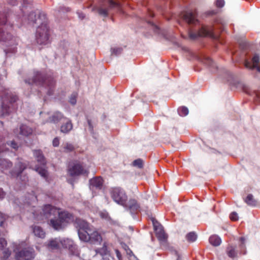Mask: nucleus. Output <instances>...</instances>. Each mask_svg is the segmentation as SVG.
<instances>
[{
  "label": "nucleus",
  "mask_w": 260,
  "mask_h": 260,
  "mask_svg": "<svg viewBox=\"0 0 260 260\" xmlns=\"http://www.w3.org/2000/svg\"><path fill=\"white\" fill-rule=\"evenodd\" d=\"M122 48L118 47L111 48V53L112 55H118L122 53Z\"/></svg>",
  "instance_id": "58836bf2"
},
{
  "label": "nucleus",
  "mask_w": 260,
  "mask_h": 260,
  "mask_svg": "<svg viewBox=\"0 0 260 260\" xmlns=\"http://www.w3.org/2000/svg\"><path fill=\"white\" fill-rule=\"evenodd\" d=\"M0 100H2L1 105L2 109V116L7 115L9 113V107L6 104L7 101L11 104L16 102L18 100V97L16 95L11 94L8 92V90H5L0 92Z\"/></svg>",
  "instance_id": "20e7f679"
},
{
  "label": "nucleus",
  "mask_w": 260,
  "mask_h": 260,
  "mask_svg": "<svg viewBox=\"0 0 260 260\" xmlns=\"http://www.w3.org/2000/svg\"><path fill=\"white\" fill-rule=\"evenodd\" d=\"M197 236L194 232H190L186 236V240L188 242H192L196 240Z\"/></svg>",
  "instance_id": "473e14b6"
},
{
  "label": "nucleus",
  "mask_w": 260,
  "mask_h": 260,
  "mask_svg": "<svg viewBox=\"0 0 260 260\" xmlns=\"http://www.w3.org/2000/svg\"><path fill=\"white\" fill-rule=\"evenodd\" d=\"M124 248L126 251V253L127 254L130 255L132 253L131 250L126 245H124Z\"/></svg>",
  "instance_id": "603ef678"
},
{
  "label": "nucleus",
  "mask_w": 260,
  "mask_h": 260,
  "mask_svg": "<svg viewBox=\"0 0 260 260\" xmlns=\"http://www.w3.org/2000/svg\"><path fill=\"white\" fill-rule=\"evenodd\" d=\"M233 26V24H230V27H232V26Z\"/></svg>",
  "instance_id": "0e129e2a"
},
{
  "label": "nucleus",
  "mask_w": 260,
  "mask_h": 260,
  "mask_svg": "<svg viewBox=\"0 0 260 260\" xmlns=\"http://www.w3.org/2000/svg\"><path fill=\"white\" fill-rule=\"evenodd\" d=\"M75 223L76 227L79 228L78 230H85L90 229L92 226H90L89 224L84 220L82 219H77Z\"/></svg>",
  "instance_id": "4be33fe9"
},
{
  "label": "nucleus",
  "mask_w": 260,
  "mask_h": 260,
  "mask_svg": "<svg viewBox=\"0 0 260 260\" xmlns=\"http://www.w3.org/2000/svg\"><path fill=\"white\" fill-rule=\"evenodd\" d=\"M102 260H109V259H107V258H103Z\"/></svg>",
  "instance_id": "e2e57ef3"
},
{
  "label": "nucleus",
  "mask_w": 260,
  "mask_h": 260,
  "mask_svg": "<svg viewBox=\"0 0 260 260\" xmlns=\"http://www.w3.org/2000/svg\"><path fill=\"white\" fill-rule=\"evenodd\" d=\"M89 232L90 237L89 241L90 242H100L102 241V239L101 235L96 231H95L92 226L90 229V232Z\"/></svg>",
  "instance_id": "aec40b11"
},
{
  "label": "nucleus",
  "mask_w": 260,
  "mask_h": 260,
  "mask_svg": "<svg viewBox=\"0 0 260 260\" xmlns=\"http://www.w3.org/2000/svg\"><path fill=\"white\" fill-rule=\"evenodd\" d=\"M230 218L231 220L235 221L238 220L239 216L238 214L236 212H233L230 214Z\"/></svg>",
  "instance_id": "79ce46f5"
},
{
  "label": "nucleus",
  "mask_w": 260,
  "mask_h": 260,
  "mask_svg": "<svg viewBox=\"0 0 260 260\" xmlns=\"http://www.w3.org/2000/svg\"><path fill=\"white\" fill-rule=\"evenodd\" d=\"M7 241L4 238H0V252L3 254V259L4 260L7 259L11 255V251L7 248Z\"/></svg>",
  "instance_id": "6ab92c4d"
},
{
  "label": "nucleus",
  "mask_w": 260,
  "mask_h": 260,
  "mask_svg": "<svg viewBox=\"0 0 260 260\" xmlns=\"http://www.w3.org/2000/svg\"><path fill=\"white\" fill-rule=\"evenodd\" d=\"M151 221L156 236L160 244L165 247H167L168 235L165 233L162 225L153 217L151 218Z\"/></svg>",
  "instance_id": "6e6552de"
},
{
  "label": "nucleus",
  "mask_w": 260,
  "mask_h": 260,
  "mask_svg": "<svg viewBox=\"0 0 260 260\" xmlns=\"http://www.w3.org/2000/svg\"><path fill=\"white\" fill-rule=\"evenodd\" d=\"M34 155L36 158L37 161L40 163L42 165H45L46 164L45 158L42 153V152L40 150H34Z\"/></svg>",
  "instance_id": "393cba45"
},
{
  "label": "nucleus",
  "mask_w": 260,
  "mask_h": 260,
  "mask_svg": "<svg viewBox=\"0 0 260 260\" xmlns=\"http://www.w3.org/2000/svg\"><path fill=\"white\" fill-rule=\"evenodd\" d=\"M90 187L92 188L101 189L103 186V179L101 177H95L90 180Z\"/></svg>",
  "instance_id": "b1692460"
},
{
  "label": "nucleus",
  "mask_w": 260,
  "mask_h": 260,
  "mask_svg": "<svg viewBox=\"0 0 260 260\" xmlns=\"http://www.w3.org/2000/svg\"><path fill=\"white\" fill-rule=\"evenodd\" d=\"M259 62V57L257 55H255L252 58L251 65L257 66Z\"/></svg>",
  "instance_id": "c03bdc74"
},
{
  "label": "nucleus",
  "mask_w": 260,
  "mask_h": 260,
  "mask_svg": "<svg viewBox=\"0 0 260 260\" xmlns=\"http://www.w3.org/2000/svg\"><path fill=\"white\" fill-rule=\"evenodd\" d=\"M87 122H88V124L89 126V131L91 132H92L93 129V127L91 124V121L90 119H87Z\"/></svg>",
  "instance_id": "3c124183"
},
{
  "label": "nucleus",
  "mask_w": 260,
  "mask_h": 260,
  "mask_svg": "<svg viewBox=\"0 0 260 260\" xmlns=\"http://www.w3.org/2000/svg\"><path fill=\"white\" fill-rule=\"evenodd\" d=\"M107 3L109 5L108 8H106L105 7H101L98 9V12L99 14L101 15H102L104 17H106L108 15L109 11L114 8L120 7V4L118 3L114 2L113 0H108Z\"/></svg>",
  "instance_id": "4468645a"
},
{
  "label": "nucleus",
  "mask_w": 260,
  "mask_h": 260,
  "mask_svg": "<svg viewBox=\"0 0 260 260\" xmlns=\"http://www.w3.org/2000/svg\"><path fill=\"white\" fill-rule=\"evenodd\" d=\"M62 246L70 250L73 254H76L78 253L77 246L74 244V242L70 239H66L60 241Z\"/></svg>",
  "instance_id": "2eb2a0df"
},
{
  "label": "nucleus",
  "mask_w": 260,
  "mask_h": 260,
  "mask_svg": "<svg viewBox=\"0 0 260 260\" xmlns=\"http://www.w3.org/2000/svg\"><path fill=\"white\" fill-rule=\"evenodd\" d=\"M89 232H90V229L78 230V235L80 239L84 242L89 241L90 237Z\"/></svg>",
  "instance_id": "a878e982"
},
{
  "label": "nucleus",
  "mask_w": 260,
  "mask_h": 260,
  "mask_svg": "<svg viewBox=\"0 0 260 260\" xmlns=\"http://www.w3.org/2000/svg\"><path fill=\"white\" fill-rule=\"evenodd\" d=\"M244 202L250 206H255L257 205V201L252 194H248L244 199Z\"/></svg>",
  "instance_id": "c756f323"
},
{
  "label": "nucleus",
  "mask_w": 260,
  "mask_h": 260,
  "mask_svg": "<svg viewBox=\"0 0 260 260\" xmlns=\"http://www.w3.org/2000/svg\"><path fill=\"white\" fill-rule=\"evenodd\" d=\"M63 118V116L62 113L59 112H56L48 119L49 122L56 123L60 121Z\"/></svg>",
  "instance_id": "cd10ccee"
},
{
  "label": "nucleus",
  "mask_w": 260,
  "mask_h": 260,
  "mask_svg": "<svg viewBox=\"0 0 260 260\" xmlns=\"http://www.w3.org/2000/svg\"><path fill=\"white\" fill-rule=\"evenodd\" d=\"M58 239H51L48 242L47 247L49 249H57L59 247L60 241Z\"/></svg>",
  "instance_id": "c85d7f7f"
},
{
  "label": "nucleus",
  "mask_w": 260,
  "mask_h": 260,
  "mask_svg": "<svg viewBox=\"0 0 260 260\" xmlns=\"http://www.w3.org/2000/svg\"><path fill=\"white\" fill-rule=\"evenodd\" d=\"M22 22L29 26H39L47 22V20L45 13L31 11L23 16Z\"/></svg>",
  "instance_id": "7ed1b4c3"
},
{
  "label": "nucleus",
  "mask_w": 260,
  "mask_h": 260,
  "mask_svg": "<svg viewBox=\"0 0 260 260\" xmlns=\"http://www.w3.org/2000/svg\"><path fill=\"white\" fill-rule=\"evenodd\" d=\"M49 29L47 22L38 26L36 34V39L38 44L46 45L49 42Z\"/></svg>",
  "instance_id": "39448f33"
},
{
  "label": "nucleus",
  "mask_w": 260,
  "mask_h": 260,
  "mask_svg": "<svg viewBox=\"0 0 260 260\" xmlns=\"http://www.w3.org/2000/svg\"><path fill=\"white\" fill-rule=\"evenodd\" d=\"M134 166L137 167L138 168L141 169L143 168V161L141 159H137L133 161Z\"/></svg>",
  "instance_id": "e433bc0d"
},
{
  "label": "nucleus",
  "mask_w": 260,
  "mask_h": 260,
  "mask_svg": "<svg viewBox=\"0 0 260 260\" xmlns=\"http://www.w3.org/2000/svg\"><path fill=\"white\" fill-rule=\"evenodd\" d=\"M224 5V1L223 0H217L216 2V5L217 7L221 8Z\"/></svg>",
  "instance_id": "49530a36"
},
{
  "label": "nucleus",
  "mask_w": 260,
  "mask_h": 260,
  "mask_svg": "<svg viewBox=\"0 0 260 260\" xmlns=\"http://www.w3.org/2000/svg\"><path fill=\"white\" fill-rule=\"evenodd\" d=\"M27 164L25 162L19 161L15 167V171L10 172L12 176H16L18 180L22 181V183L25 184L28 181V177L26 175L22 176L23 171L26 168Z\"/></svg>",
  "instance_id": "9d476101"
},
{
  "label": "nucleus",
  "mask_w": 260,
  "mask_h": 260,
  "mask_svg": "<svg viewBox=\"0 0 260 260\" xmlns=\"http://www.w3.org/2000/svg\"><path fill=\"white\" fill-rule=\"evenodd\" d=\"M123 206L132 214H134L140 208V205L135 199H130L127 203L125 202V205Z\"/></svg>",
  "instance_id": "a211bd4d"
},
{
  "label": "nucleus",
  "mask_w": 260,
  "mask_h": 260,
  "mask_svg": "<svg viewBox=\"0 0 260 260\" xmlns=\"http://www.w3.org/2000/svg\"><path fill=\"white\" fill-rule=\"evenodd\" d=\"M25 82L28 85L35 84L38 86L48 87L49 90L47 93L49 95L52 94V88L54 87L55 83L53 78L50 77L46 78L43 74L39 71L35 72L32 78L25 80Z\"/></svg>",
  "instance_id": "f03ea898"
},
{
  "label": "nucleus",
  "mask_w": 260,
  "mask_h": 260,
  "mask_svg": "<svg viewBox=\"0 0 260 260\" xmlns=\"http://www.w3.org/2000/svg\"><path fill=\"white\" fill-rule=\"evenodd\" d=\"M149 15L151 16V17H153V14L152 12H150L149 13Z\"/></svg>",
  "instance_id": "680f3d73"
},
{
  "label": "nucleus",
  "mask_w": 260,
  "mask_h": 260,
  "mask_svg": "<svg viewBox=\"0 0 260 260\" xmlns=\"http://www.w3.org/2000/svg\"><path fill=\"white\" fill-rule=\"evenodd\" d=\"M7 22V16L5 14L0 12V25L5 24Z\"/></svg>",
  "instance_id": "a19ab883"
},
{
  "label": "nucleus",
  "mask_w": 260,
  "mask_h": 260,
  "mask_svg": "<svg viewBox=\"0 0 260 260\" xmlns=\"http://www.w3.org/2000/svg\"><path fill=\"white\" fill-rule=\"evenodd\" d=\"M115 252H116V256H117V258H118V259L121 260L122 258V256H121L120 252L117 249H115Z\"/></svg>",
  "instance_id": "6e6d98bb"
},
{
  "label": "nucleus",
  "mask_w": 260,
  "mask_h": 260,
  "mask_svg": "<svg viewBox=\"0 0 260 260\" xmlns=\"http://www.w3.org/2000/svg\"><path fill=\"white\" fill-rule=\"evenodd\" d=\"M239 241L240 243L238 247L233 245L229 246V257L232 258H236L241 254H246V251L245 238L243 237H240L239 238Z\"/></svg>",
  "instance_id": "0eeeda50"
},
{
  "label": "nucleus",
  "mask_w": 260,
  "mask_h": 260,
  "mask_svg": "<svg viewBox=\"0 0 260 260\" xmlns=\"http://www.w3.org/2000/svg\"><path fill=\"white\" fill-rule=\"evenodd\" d=\"M124 248L126 251V253L127 254L130 255L132 253L131 250L126 245H124Z\"/></svg>",
  "instance_id": "5fc2aeb1"
},
{
  "label": "nucleus",
  "mask_w": 260,
  "mask_h": 260,
  "mask_svg": "<svg viewBox=\"0 0 260 260\" xmlns=\"http://www.w3.org/2000/svg\"><path fill=\"white\" fill-rule=\"evenodd\" d=\"M84 171L82 166L79 163H73L69 166L68 173L71 176H79L84 173Z\"/></svg>",
  "instance_id": "ddd939ff"
},
{
  "label": "nucleus",
  "mask_w": 260,
  "mask_h": 260,
  "mask_svg": "<svg viewBox=\"0 0 260 260\" xmlns=\"http://www.w3.org/2000/svg\"><path fill=\"white\" fill-rule=\"evenodd\" d=\"M42 213L44 217L50 219V225L57 231L63 229L72 219V214L68 212H60L58 209L49 204L44 206Z\"/></svg>",
  "instance_id": "f257e3e1"
},
{
  "label": "nucleus",
  "mask_w": 260,
  "mask_h": 260,
  "mask_svg": "<svg viewBox=\"0 0 260 260\" xmlns=\"http://www.w3.org/2000/svg\"><path fill=\"white\" fill-rule=\"evenodd\" d=\"M209 242L211 245L214 246H217L220 244L221 240L218 236L213 235L210 237Z\"/></svg>",
  "instance_id": "7c9ffc66"
},
{
  "label": "nucleus",
  "mask_w": 260,
  "mask_h": 260,
  "mask_svg": "<svg viewBox=\"0 0 260 260\" xmlns=\"http://www.w3.org/2000/svg\"><path fill=\"white\" fill-rule=\"evenodd\" d=\"M100 215H101V216L102 218H105V219H108V215L107 213H101L100 214Z\"/></svg>",
  "instance_id": "13d9d810"
},
{
  "label": "nucleus",
  "mask_w": 260,
  "mask_h": 260,
  "mask_svg": "<svg viewBox=\"0 0 260 260\" xmlns=\"http://www.w3.org/2000/svg\"><path fill=\"white\" fill-rule=\"evenodd\" d=\"M8 216L6 215L0 213V226H3V224L5 220L8 218Z\"/></svg>",
  "instance_id": "37998d69"
},
{
  "label": "nucleus",
  "mask_w": 260,
  "mask_h": 260,
  "mask_svg": "<svg viewBox=\"0 0 260 260\" xmlns=\"http://www.w3.org/2000/svg\"><path fill=\"white\" fill-rule=\"evenodd\" d=\"M78 94L77 92H73L70 98V102L72 105H75L76 103V98L77 97Z\"/></svg>",
  "instance_id": "ea45409f"
},
{
  "label": "nucleus",
  "mask_w": 260,
  "mask_h": 260,
  "mask_svg": "<svg viewBox=\"0 0 260 260\" xmlns=\"http://www.w3.org/2000/svg\"><path fill=\"white\" fill-rule=\"evenodd\" d=\"M14 133L18 136L20 135L22 136L27 137L32 134V129L27 125L22 124L20 126L19 129H14Z\"/></svg>",
  "instance_id": "dca6fc26"
},
{
  "label": "nucleus",
  "mask_w": 260,
  "mask_h": 260,
  "mask_svg": "<svg viewBox=\"0 0 260 260\" xmlns=\"http://www.w3.org/2000/svg\"><path fill=\"white\" fill-rule=\"evenodd\" d=\"M73 129V124L71 120L67 119V121L60 126V132L64 134L69 133Z\"/></svg>",
  "instance_id": "5701e85b"
},
{
  "label": "nucleus",
  "mask_w": 260,
  "mask_h": 260,
  "mask_svg": "<svg viewBox=\"0 0 260 260\" xmlns=\"http://www.w3.org/2000/svg\"><path fill=\"white\" fill-rule=\"evenodd\" d=\"M244 66L247 69H256L258 72H260V67L258 66V65L257 66H255L254 64L251 65V62L248 60H245V61L244 62Z\"/></svg>",
  "instance_id": "2f4dec72"
},
{
  "label": "nucleus",
  "mask_w": 260,
  "mask_h": 260,
  "mask_svg": "<svg viewBox=\"0 0 260 260\" xmlns=\"http://www.w3.org/2000/svg\"><path fill=\"white\" fill-rule=\"evenodd\" d=\"M78 15H79V17L80 18H81V19H83V18L85 17V16H84V14H82V13H79V12L78 13Z\"/></svg>",
  "instance_id": "bf43d9fd"
},
{
  "label": "nucleus",
  "mask_w": 260,
  "mask_h": 260,
  "mask_svg": "<svg viewBox=\"0 0 260 260\" xmlns=\"http://www.w3.org/2000/svg\"><path fill=\"white\" fill-rule=\"evenodd\" d=\"M8 3L11 6H16L18 4L17 0H8Z\"/></svg>",
  "instance_id": "09e8293b"
},
{
  "label": "nucleus",
  "mask_w": 260,
  "mask_h": 260,
  "mask_svg": "<svg viewBox=\"0 0 260 260\" xmlns=\"http://www.w3.org/2000/svg\"><path fill=\"white\" fill-rule=\"evenodd\" d=\"M179 17L189 25H196L199 23L197 18V13L195 11L181 12L179 15Z\"/></svg>",
  "instance_id": "f8f14e48"
},
{
  "label": "nucleus",
  "mask_w": 260,
  "mask_h": 260,
  "mask_svg": "<svg viewBox=\"0 0 260 260\" xmlns=\"http://www.w3.org/2000/svg\"><path fill=\"white\" fill-rule=\"evenodd\" d=\"M188 36L190 39L197 40L201 37H213L212 29L205 26H202L197 31H195L192 28H189L188 31Z\"/></svg>",
  "instance_id": "423d86ee"
},
{
  "label": "nucleus",
  "mask_w": 260,
  "mask_h": 260,
  "mask_svg": "<svg viewBox=\"0 0 260 260\" xmlns=\"http://www.w3.org/2000/svg\"><path fill=\"white\" fill-rule=\"evenodd\" d=\"M12 36L11 34L6 31L4 28H0V43H8L12 44Z\"/></svg>",
  "instance_id": "f3484780"
},
{
  "label": "nucleus",
  "mask_w": 260,
  "mask_h": 260,
  "mask_svg": "<svg viewBox=\"0 0 260 260\" xmlns=\"http://www.w3.org/2000/svg\"><path fill=\"white\" fill-rule=\"evenodd\" d=\"M32 230L34 235L38 238L43 239L45 237L46 233L44 230L40 226L32 225Z\"/></svg>",
  "instance_id": "412c9836"
},
{
  "label": "nucleus",
  "mask_w": 260,
  "mask_h": 260,
  "mask_svg": "<svg viewBox=\"0 0 260 260\" xmlns=\"http://www.w3.org/2000/svg\"><path fill=\"white\" fill-rule=\"evenodd\" d=\"M64 151L69 152L74 150V146L73 144L69 143H66L63 147Z\"/></svg>",
  "instance_id": "c9c22d12"
},
{
  "label": "nucleus",
  "mask_w": 260,
  "mask_h": 260,
  "mask_svg": "<svg viewBox=\"0 0 260 260\" xmlns=\"http://www.w3.org/2000/svg\"><path fill=\"white\" fill-rule=\"evenodd\" d=\"M205 63L209 66L214 67L212 60L209 58L206 59Z\"/></svg>",
  "instance_id": "8fccbe9b"
},
{
  "label": "nucleus",
  "mask_w": 260,
  "mask_h": 260,
  "mask_svg": "<svg viewBox=\"0 0 260 260\" xmlns=\"http://www.w3.org/2000/svg\"><path fill=\"white\" fill-rule=\"evenodd\" d=\"M178 112L180 116H185L188 114V110L187 107L182 106L178 109Z\"/></svg>",
  "instance_id": "72a5a7b5"
},
{
  "label": "nucleus",
  "mask_w": 260,
  "mask_h": 260,
  "mask_svg": "<svg viewBox=\"0 0 260 260\" xmlns=\"http://www.w3.org/2000/svg\"><path fill=\"white\" fill-rule=\"evenodd\" d=\"M111 197L114 202L117 204L124 206L127 200V196L125 191L120 187H114L110 191Z\"/></svg>",
  "instance_id": "1a4fd4ad"
},
{
  "label": "nucleus",
  "mask_w": 260,
  "mask_h": 260,
  "mask_svg": "<svg viewBox=\"0 0 260 260\" xmlns=\"http://www.w3.org/2000/svg\"><path fill=\"white\" fill-rule=\"evenodd\" d=\"M6 145L10 146L15 150H17L19 147L18 144L14 141L7 142L5 145L0 146V153L8 150L9 149L6 147Z\"/></svg>",
  "instance_id": "bb28decb"
},
{
  "label": "nucleus",
  "mask_w": 260,
  "mask_h": 260,
  "mask_svg": "<svg viewBox=\"0 0 260 260\" xmlns=\"http://www.w3.org/2000/svg\"><path fill=\"white\" fill-rule=\"evenodd\" d=\"M96 252L99 253L101 255H106L108 253V249L106 244L105 243L102 248L95 250Z\"/></svg>",
  "instance_id": "f704fd0d"
},
{
  "label": "nucleus",
  "mask_w": 260,
  "mask_h": 260,
  "mask_svg": "<svg viewBox=\"0 0 260 260\" xmlns=\"http://www.w3.org/2000/svg\"><path fill=\"white\" fill-rule=\"evenodd\" d=\"M124 248L126 251V253L127 254L130 255L132 253L131 250L126 245H124Z\"/></svg>",
  "instance_id": "864d4df0"
},
{
  "label": "nucleus",
  "mask_w": 260,
  "mask_h": 260,
  "mask_svg": "<svg viewBox=\"0 0 260 260\" xmlns=\"http://www.w3.org/2000/svg\"><path fill=\"white\" fill-rule=\"evenodd\" d=\"M36 256L35 251L33 248L28 247L16 252V260H32Z\"/></svg>",
  "instance_id": "9b49d317"
},
{
  "label": "nucleus",
  "mask_w": 260,
  "mask_h": 260,
  "mask_svg": "<svg viewBox=\"0 0 260 260\" xmlns=\"http://www.w3.org/2000/svg\"><path fill=\"white\" fill-rule=\"evenodd\" d=\"M52 144L53 146L54 147H57L59 145V140L58 138H55L52 142Z\"/></svg>",
  "instance_id": "de8ad7c7"
},
{
  "label": "nucleus",
  "mask_w": 260,
  "mask_h": 260,
  "mask_svg": "<svg viewBox=\"0 0 260 260\" xmlns=\"http://www.w3.org/2000/svg\"><path fill=\"white\" fill-rule=\"evenodd\" d=\"M5 194V192L2 189L0 188V200L4 199Z\"/></svg>",
  "instance_id": "4d7b16f0"
},
{
  "label": "nucleus",
  "mask_w": 260,
  "mask_h": 260,
  "mask_svg": "<svg viewBox=\"0 0 260 260\" xmlns=\"http://www.w3.org/2000/svg\"><path fill=\"white\" fill-rule=\"evenodd\" d=\"M174 253L177 256V260H179V254H178V252L176 251V250H174Z\"/></svg>",
  "instance_id": "052dcab7"
},
{
  "label": "nucleus",
  "mask_w": 260,
  "mask_h": 260,
  "mask_svg": "<svg viewBox=\"0 0 260 260\" xmlns=\"http://www.w3.org/2000/svg\"><path fill=\"white\" fill-rule=\"evenodd\" d=\"M147 22H148V23L151 24L154 32L159 33V28L157 25H155L154 23H152L151 22H150L149 21H148Z\"/></svg>",
  "instance_id": "a18cd8bd"
},
{
  "label": "nucleus",
  "mask_w": 260,
  "mask_h": 260,
  "mask_svg": "<svg viewBox=\"0 0 260 260\" xmlns=\"http://www.w3.org/2000/svg\"><path fill=\"white\" fill-rule=\"evenodd\" d=\"M36 171L42 177H46L47 176V171L42 168L38 167L36 169Z\"/></svg>",
  "instance_id": "4c0bfd02"
}]
</instances>
